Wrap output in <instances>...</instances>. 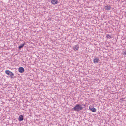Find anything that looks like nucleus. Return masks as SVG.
Instances as JSON below:
<instances>
[{
    "label": "nucleus",
    "mask_w": 126,
    "mask_h": 126,
    "mask_svg": "<svg viewBox=\"0 0 126 126\" xmlns=\"http://www.w3.org/2000/svg\"><path fill=\"white\" fill-rule=\"evenodd\" d=\"M18 120L19 121H22L23 120V116L22 115H20L18 117Z\"/></svg>",
    "instance_id": "6"
},
{
    "label": "nucleus",
    "mask_w": 126,
    "mask_h": 126,
    "mask_svg": "<svg viewBox=\"0 0 126 126\" xmlns=\"http://www.w3.org/2000/svg\"><path fill=\"white\" fill-rule=\"evenodd\" d=\"M90 110L93 112H96V109L94 108L92 106H90L89 107Z\"/></svg>",
    "instance_id": "3"
},
{
    "label": "nucleus",
    "mask_w": 126,
    "mask_h": 126,
    "mask_svg": "<svg viewBox=\"0 0 126 126\" xmlns=\"http://www.w3.org/2000/svg\"><path fill=\"white\" fill-rule=\"evenodd\" d=\"M5 73L8 76H9L11 78H15L14 74L9 70H7L5 71Z\"/></svg>",
    "instance_id": "2"
},
{
    "label": "nucleus",
    "mask_w": 126,
    "mask_h": 126,
    "mask_svg": "<svg viewBox=\"0 0 126 126\" xmlns=\"http://www.w3.org/2000/svg\"><path fill=\"white\" fill-rule=\"evenodd\" d=\"M25 44L24 43L23 44H21L18 47V48L19 49H20L21 48L23 47Z\"/></svg>",
    "instance_id": "10"
},
{
    "label": "nucleus",
    "mask_w": 126,
    "mask_h": 126,
    "mask_svg": "<svg viewBox=\"0 0 126 126\" xmlns=\"http://www.w3.org/2000/svg\"><path fill=\"white\" fill-rule=\"evenodd\" d=\"M82 106H84V107H85V105L84 104H82L81 105L77 104L72 109V110H73L79 112L83 110V108L82 107Z\"/></svg>",
    "instance_id": "1"
},
{
    "label": "nucleus",
    "mask_w": 126,
    "mask_h": 126,
    "mask_svg": "<svg viewBox=\"0 0 126 126\" xmlns=\"http://www.w3.org/2000/svg\"><path fill=\"white\" fill-rule=\"evenodd\" d=\"M24 71V68L22 67H20L18 69V71L21 73H22Z\"/></svg>",
    "instance_id": "4"
},
{
    "label": "nucleus",
    "mask_w": 126,
    "mask_h": 126,
    "mask_svg": "<svg viewBox=\"0 0 126 126\" xmlns=\"http://www.w3.org/2000/svg\"><path fill=\"white\" fill-rule=\"evenodd\" d=\"M79 47V46H78L77 45H75V46H74L73 49L74 50H78Z\"/></svg>",
    "instance_id": "8"
},
{
    "label": "nucleus",
    "mask_w": 126,
    "mask_h": 126,
    "mask_svg": "<svg viewBox=\"0 0 126 126\" xmlns=\"http://www.w3.org/2000/svg\"><path fill=\"white\" fill-rule=\"evenodd\" d=\"M51 3L53 4H55L58 3V0H52Z\"/></svg>",
    "instance_id": "7"
},
{
    "label": "nucleus",
    "mask_w": 126,
    "mask_h": 126,
    "mask_svg": "<svg viewBox=\"0 0 126 126\" xmlns=\"http://www.w3.org/2000/svg\"><path fill=\"white\" fill-rule=\"evenodd\" d=\"M99 61L100 60L97 58H95L93 60L94 62V63H98Z\"/></svg>",
    "instance_id": "9"
},
{
    "label": "nucleus",
    "mask_w": 126,
    "mask_h": 126,
    "mask_svg": "<svg viewBox=\"0 0 126 126\" xmlns=\"http://www.w3.org/2000/svg\"><path fill=\"white\" fill-rule=\"evenodd\" d=\"M112 37L111 35H110L109 34H107L106 36V38H108L109 39H110V38Z\"/></svg>",
    "instance_id": "11"
},
{
    "label": "nucleus",
    "mask_w": 126,
    "mask_h": 126,
    "mask_svg": "<svg viewBox=\"0 0 126 126\" xmlns=\"http://www.w3.org/2000/svg\"><path fill=\"white\" fill-rule=\"evenodd\" d=\"M111 7L110 6L107 5L105 6L104 9L107 10H109L111 9Z\"/></svg>",
    "instance_id": "5"
},
{
    "label": "nucleus",
    "mask_w": 126,
    "mask_h": 126,
    "mask_svg": "<svg viewBox=\"0 0 126 126\" xmlns=\"http://www.w3.org/2000/svg\"><path fill=\"white\" fill-rule=\"evenodd\" d=\"M123 55H126V51L123 53Z\"/></svg>",
    "instance_id": "12"
}]
</instances>
